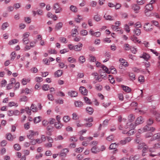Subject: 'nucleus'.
<instances>
[{"label":"nucleus","instance_id":"obj_1","mask_svg":"<svg viewBox=\"0 0 160 160\" xmlns=\"http://www.w3.org/2000/svg\"><path fill=\"white\" fill-rule=\"evenodd\" d=\"M155 130V128L153 127H148V126L146 125L144 127L141 128L138 130V133L136 134V136L137 138L138 136H139L138 134V133H142L147 131H150L153 132Z\"/></svg>","mask_w":160,"mask_h":160},{"label":"nucleus","instance_id":"obj_2","mask_svg":"<svg viewBox=\"0 0 160 160\" xmlns=\"http://www.w3.org/2000/svg\"><path fill=\"white\" fill-rule=\"evenodd\" d=\"M135 119V117L134 115L131 114L128 116V121L126 126H129L131 128H135L136 125L133 122Z\"/></svg>","mask_w":160,"mask_h":160},{"label":"nucleus","instance_id":"obj_3","mask_svg":"<svg viewBox=\"0 0 160 160\" xmlns=\"http://www.w3.org/2000/svg\"><path fill=\"white\" fill-rule=\"evenodd\" d=\"M30 32H24L22 36V42L25 45H27L29 43V37L30 36Z\"/></svg>","mask_w":160,"mask_h":160},{"label":"nucleus","instance_id":"obj_4","mask_svg":"<svg viewBox=\"0 0 160 160\" xmlns=\"http://www.w3.org/2000/svg\"><path fill=\"white\" fill-rule=\"evenodd\" d=\"M38 132L30 130L28 131L27 136L28 139L32 140V138L34 136L38 135Z\"/></svg>","mask_w":160,"mask_h":160},{"label":"nucleus","instance_id":"obj_5","mask_svg":"<svg viewBox=\"0 0 160 160\" xmlns=\"http://www.w3.org/2000/svg\"><path fill=\"white\" fill-rule=\"evenodd\" d=\"M53 8L55 10V13H59L61 12L62 9L60 5L58 3H56L54 4Z\"/></svg>","mask_w":160,"mask_h":160},{"label":"nucleus","instance_id":"obj_6","mask_svg":"<svg viewBox=\"0 0 160 160\" xmlns=\"http://www.w3.org/2000/svg\"><path fill=\"white\" fill-rule=\"evenodd\" d=\"M125 128L126 129L128 128L129 130L128 132L122 131V133L123 134H128V136H131L135 132L134 129L135 128H131L130 127L125 126Z\"/></svg>","mask_w":160,"mask_h":160},{"label":"nucleus","instance_id":"obj_7","mask_svg":"<svg viewBox=\"0 0 160 160\" xmlns=\"http://www.w3.org/2000/svg\"><path fill=\"white\" fill-rule=\"evenodd\" d=\"M20 114L19 111L17 110H9L7 114L9 116H11L13 115L18 116Z\"/></svg>","mask_w":160,"mask_h":160},{"label":"nucleus","instance_id":"obj_8","mask_svg":"<svg viewBox=\"0 0 160 160\" xmlns=\"http://www.w3.org/2000/svg\"><path fill=\"white\" fill-rule=\"evenodd\" d=\"M143 28L147 32H150L153 28L152 26L148 22L144 24Z\"/></svg>","mask_w":160,"mask_h":160},{"label":"nucleus","instance_id":"obj_9","mask_svg":"<svg viewBox=\"0 0 160 160\" xmlns=\"http://www.w3.org/2000/svg\"><path fill=\"white\" fill-rule=\"evenodd\" d=\"M132 139V138L131 137H127L121 141L120 143L122 145H124L130 142Z\"/></svg>","mask_w":160,"mask_h":160},{"label":"nucleus","instance_id":"obj_10","mask_svg":"<svg viewBox=\"0 0 160 160\" xmlns=\"http://www.w3.org/2000/svg\"><path fill=\"white\" fill-rule=\"evenodd\" d=\"M148 150L150 152L149 156L150 157H154L155 156H157V154H155L154 153H153L154 152H155V148H154V147L153 146V148H148Z\"/></svg>","mask_w":160,"mask_h":160},{"label":"nucleus","instance_id":"obj_11","mask_svg":"<svg viewBox=\"0 0 160 160\" xmlns=\"http://www.w3.org/2000/svg\"><path fill=\"white\" fill-rule=\"evenodd\" d=\"M144 122V119L142 116H140L138 117L135 121V122L136 126L137 125L142 123Z\"/></svg>","mask_w":160,"mask_h":160},{"label":"nucleus","instance_id":"obj_12","mask_svg":"<svg viewBox=\"0 0 160 160\" xmlns=\"http://www.w3.org/2000/svg\"><path fill=\"white\" fill-rule=\"evenodd\" d=\"M83 45L81 43H79L78 45H76L74 46V50L77 52L80 51L82 49Z\"/></svg>","mask_w":160,"mask_h":160},{"label":"nucleus","instance_id":"obj_13","mask_svg":"<svg viewBox=\"0 0 160 160\" xmlns=\"http://www.w3.org/2000/svg\"><path fill=\"white\" fill-rule=\"evenodd\" d=\"M79 91L81 93L84 95H87L88 93L87 90L83 86H81L79 88Z\"/></svg>","mask_w":160,"mask_h":160},{"label":"nucleus","instance_id":"obj_14","mask_svg":"<svg viewBox=\"0 0 160 160\" xmlns=\"http://www.w3.org/2000/svg\"><path fill=\"white\" fill-rule=\"evenodd\" d=\"M68 95L71 97H76L78 95V92L74 91H70L68 92Z\"/></svg>","mask_w":160,"mask_h":160},{"label":"nucleus","instance_id":"obj_15","mask_svg":"<svg viewBox=\"0 0 160 160\" xmlns=\"http://www.w3.org/2000/svg\"><path fill=\"white\" fill-rule=\"evenodd\" d=\"M139 57L143 58L146 61H148L150 58V57L147 53L143 52L142 54L139 56Z\"/></svg>","mask_w":160,"mask_h":160},{"label":"nucleus","instance_id":"obj_16","mask_svg":"<svg viewBox=\"0 0 160 160\" xmlns=\"http://www.w3.org/2000/svg\"><path fill=\"white\" fill-rule=\"evenodd\" d=\"M158 139L160 141V133L155 134L153 136L151 139V141H154Z\"/></svg>","mask_w":160,"mask_h":160},{"label":"nucleus","instance_id":"obj_17","mask_svg":"<svg viewBox=\"0 0 160 160\" xmlns=\"http://www.w3.org/2000/svg\"><path fill=\"white\" fill-rule=\"evenodd\" d=\"M68 152V150L67 148L63 149L61 151L60 156L61 157H65L66 156Z\"/></svg>","mask_w":160,"mask_h":160},{"label":"nucleus","instance_id":"obj_18","mask_svg":"<svg viewBox=\"0 0 160 160\" xmlns=\"http://www.w3.org/2000/svg\"><path fill=\"white\" fill-rule=\"evenodd\" d=\"M7 138L9 141H12L16 138V136L15 135H12L10 133H8L6 134Z\"/></svg>","mask_w":160,"mask_h":160},{"label":"nucleus","instance_id":"obj_19","mask_svg":"<svg viewBox=\"0 0 160 160\" xmlns=\"http://www.w3.org/2000/svg\"><path fill=\"white\" fill-rule=\"evenodd\" d=\"M130 38L131 40L134 43L138 42L140 43L141 42L140 41H139V40L138 39V38L136 37L134 35L131 36Z\"/></svg>","mask_w":160,"mask_h":160},{"label":"nucleus","instance_id":"obj_20","mask_svg":"<svg viewBox=\"0 0 160 160\" xmlns=\"http://www.w3.org/2000/svg\"><path fill=\"white\" fill-rule=\"evenodd\" d=\"M132 8L136 13L138 12V11L140 9V7L136 4H133L132 5Z\"/></svg>","mask_w":160,"mask_h":160},{"label":"nucleus","instance_id":"obj_21","mask_svg":"<svg viewBox=\"0 0 160 160\" xmlns=\"http://www.w3.org/2000/svg\"><path fill=\"white\" fill-rule=\"evenodd\" d=\"M31 79L30 78H23L21 81V84L23 85H25L27 84L28 83L30 82Z\"/></svg>","mask_w":160,"mask_h":160},{"label":"nucleus","instance_id":"obj_22","mask_svg":"<svg viewBox=\"0 0 160 160\" xmlns=\"http://www.w3.org/2000/svg\"><path fill=\"white\" fill-rule=\"evenodd\" d=\"M78 61L81 64H83L86 61V59L84 56H80L78 58Z\"/></svg>","mask_w":160,"mask_h":160},{"label":"nucleus","instance_id":"obj_23","mask_svg":"<svg viewBox=\"0 0 160 160\" xmlns=\"http://www.w3.org/2000/svg\"><path fill=\"white\" fill-rule=\"evenodd\" d=\"M63 23L62 22H60L57 23L55 27V29L56 30H58L61 29L63 26Z\"/></svg>","mask_w":160,"mask_h":160},{"label":"nucleus","instance_id":"obj_24","mask_svg":"<svg viewBox=\"0 0 160 160\" xmlns=\"http://www.w3.org/2000/svg\"><path fill=\"white\" fill-rule=\"evenodd\" d=\"M74 105L76 107L80 108L83 106V103L80 101H77L74 102Z\"/></svg>","mask_w":160,"mask_h":160},{"label":"nucleus","instance_id":"obj_25","mask_svg":"<svg viewBox=\"0 0 160 160\" xmlns=\"http://www.w3.org/2000/svg\"><path fill=\"white\" fill-rule=\"evenodd\" d=\"M62 71L61 70H58L54 73V75L55 77H59L62 76Z\"/></svg>","mask_w":160,"mask_h":160},{"label":"nucleus","instance_id":"obj_26","mask_svg":"<svg viewBox=\"0 0 160 160\" xmlns=\"http://www.w3.org/2000/svg\"><path fill=\"white\" fill-rule=\"evenodd\" d=\"M77 17V18H75V20L77 22L79 23L81 21L83 20V18L81 16L78 15Z\"/></svg>","mask_w":160,"mask_h":160},{"label":"nucleus","instance_id":"obj_27","mask_svg":"<svg viewBox=\"0 0 160 160\" xmlns=\"http://www.w3.org/2000/svg\"><path fill=\"white\" fill-rule=\"evenodd\" d=\"M152 5L149 3L147 4L145 7V9L151 11L153 9Z\"/></svg>","mask_w":160,"mask_h":160},{"label":"nucleus","instance_id":"obj_28","mask_svg":"<svg viewBox=\"0 0 160 160\" xmlns=\"http://www.w3.org/2000/svg\"><path fill=\"white\" fill-rule=\"evenodd\" d=\"M70 9L71 11L75 13L77 12L78 11L77 7L73 5H71L70 7Z\"/></svg>","mask_w":160,"mask_h":160},{"label":"nucleus","instance_id":"obj_29","mask_svg":"<svg viewBox=\"0 0 160 160\" xmlns=\"http://www.w3.org/2000/svg\"><path fill=\"white\" fill-rule=\"evenodd\" d=\"M122 88L124 91L127 92H129L131 91V88L128 86L122 85Z\"/></svg>","mask_w":160,"mask_h":160},{"label":"nucleus","instance_id":"obj_30","mask_svg":"<svg viewBox=\"0 0 160 160\" xmlns=\"http://www.w3.org/2000/svg\"><path fill=\"white\" fill-rule=\"evenodd\" d=\"M101 17L98 14L95 15L93 17L94 20L96 22H99L101 20Z\"/></svg>","mask_w":160,"mask_h":160},{"label":"nucleus","instance_id":"obj_31","mask_svg":"<svg viewBox=\"0 0 160 160\" xmlns=\"http://www.w3.org/2000/svg\"><path fill=\"white\" fill-rule=\"evenodd\" d=\"M133 33L137 36L139 35L141 33V30L138 28H136L133 30Z\"/></svg>","mask_w":160,"mask_h":160},{"label":"nucleus","instance_id":"obj_32","mask_svg":"<svg viewBox=\"0 0 160 160\" xmlns=\"http://www.w3.org/2000/svg\"><path fill=\"white\" fill-rule=\"evenodd\" d=\"M54 126L56 128L58 129H59L62 128L63 125L61 122H56L55 123Z\"/></svg>","mask_w":160,"mask_h":160},{"label":"nucleus","instance_id":"obj_33","mask_svg":"<svg viewBox=\"0 0 160 160\" xmlns=\"http://www.w3.org/2000/svg\"><path fill=\"white\" fill-rule=\"evenodd\" d=\"M92 152L94 153H96L99 152V150L96 146H93L91 149Z\"/></svg>","mask_w":160,"mask_h":160},{"label":"nucleus","instance_id":"obj_34","mask_svg":"<svg viewBox=\"0 0 160 160\" xmlns=\"http://www.w3.org/2000/svg\"><path fill=\"white\" fill-rule=\"evenodd\" d=\"M63 120L65 122H68L70 120V118L68 115H65L63 116Z\"/></svg>","mask_w":160,"mask_h":160},{"label":"nucleus","instance_id":"obj_35","mask_svg":"<svg viewBox=\"0 0 160 160\" xmlns=\"http://www.w3.org/2000/svg\"><path fill=\"white\" fill-rule=\"evenodd\" d=\"M31 110L33 112H36L38 111V109L36 106L33 104H32L30 107Z\"/></svg>","mask_w":160,"mask_h":160},{"label":"nucleus","instance_id":"obj_36","mask_svg":"<svg viewBox=\"0 0 160 160\" xmlns=\"http://www.w3.org/2000/svg\"><path fill=\"white\" fill-rule=\"evenodd\" d=\"M119 61L121 62V63L123 66H124L125 67H127L128 66V65H127V62L123 58H121L119 59Z\"/></svg>","mask_w":160,"mask_h":160},{"label":"nucleus","instance_id":"obj_37","mask_svg":"<svg viewBox=\"0 0 160 160\" xmlns=\"http://www.w3.org/2000/svg\"><path fill=\"white\" fill-rule=\"evenodd\" d=\"M118 145L116 143H112L110 146L109 148L110 150L115 149Z\"/></svg>","mask_w":160,"mask_h":160},{"label":"nucleus","instance_id":"obj_38","mask_svg":"<svg viewBox=\"0 0 160 160\" xmlns=\"http://www.w3.org/2000/svg\"><path fill=\"white\" fill-rule=\"evenodd\" d=\"M28 101L27 97L25 96H23L20 98L19 101L20 102H26Z\"/></svg>","mask_w":160,"mask_h":160},{"label":"nucleus","instance_id":"obj_39","mask_svg":"<svg viewBox=\"0 0 160 160\" xmlns=\"http://www.w3.org/2000/svg\"><path fill=\"white\" fill-rule=\"evenodd\" d=\"M18 40L16 39H14L10 40L8 42V44L9 45H12L15 44L18 42Z\"/></svg>","mask_w":160,"mask_h":160},{"label":"nucleus","instance_id":"obj_40","mask_svg":"<svg viewBox=\"0 0 160 160\" xmlns=\"http://www.w3.org/2000/svg\"><path fill=\"white\" fill-rule=\"evenodd\" d=\"M8 105L9 107H11L13 106H15L16 107L18 106V104L14 102H10L8 103Z\"/></svg>","mask_w":160,"mask_h":160},{"label":"nucleus","instance_id":"obj_41","mask_svg":"<svg viewBox=\"0 0 160 160\" xmlns=\"http://www.w3.org/2000/svg\"><path fill=\"white\" fill-rule=\"evenodd\" d=\"M9 26L8 23L5 22L3 23L1 26V29L2 30H5L7 27Z\"/></svg>","mask_w":160,"mask_h":160},{"label":"nucleus","instance_id":"obj_42","mask_svg":"<svg viewBox=\"0 0 160 160\" xmlns=\"http://www.w3.org/2000/svg\"><path fill=\"white\" fill-rule=\"evenodd\" d=\"M106 20H113V19L111 16L105 14L103 17Z\"/></svg>","mask_w":160,"mask_h":160},{"label":"nucleus","instance_id":"obj_43","mask_svg":"<svg viewBox=\"0 0 160 160\" xmlns=\"http://www.w3.org/2000/svg\"><path fill=\"white\" fill-rule=\"evenodd\" d=\"M86 110L88 113L90 114H92L93 112V108L91 107H87L86 108Z\"/></svg>","mask_w":160,"mask_h":160},{"label":"nucleus","instance_id":"obj_44","mask_svg":"<svg viewBox=\"0 0 160 160\" xmlns=\"http://www.w3.org/2000/svg\"><path fill=\"white\" fill-rule=\"evenodd\" d=\"M129 76L130 80L133 81L135 79V76L133 73H129Z\"/></svg>","mask_w":160,"mask_h":160},{"label":"nucleus","instance_id":"obj_45","mask_svg":"<svg viewBox=\"0 0 160 160\" xmlns=\"http://www.w3.org/2000/svg\"><path fill=\"white\" fill-rule=\"evenodd\" d=\"M101 68L105 71L106 73L108 74L110 73V71H109L108 68L103 65H102Z\"/></svg>","mask_w":160,"mask_h":160},{"label":"nucleus","instance_id":"obj_46","mask_svg":"<svg viewBox=\"0 0 160 160\" xmlns=\"http://www.w3.org/2000/svg\"><path fill=\"white\" fill-rule=\"evenodd\" d=\"M68 60L69 62L71 63L75 62L76 61V59L72 57H68Z\"/></svg>","mask_w":160,"mask_h":160},{"label":"nucleus","instance_id":"obj_47","mask_svg":"<svg viewBox=\"0 0 160 160\" xmlns=\"http://www.w3.org/2000/svg\"><path fill=\"white\" fill-rule=\"evenodd\" d=\"M144 14L147 17H150L152 16V14L151 11L146 9L145 10Z\"/></svg>","mask_w":160,"mask_h":160},{"label":"nucleus","instance_id":"obj_48","mask_svg":"<svg viewBox=\"0 0 160 160\" xmlns=\"http://www.w3.org/2000/svg\"><path fill=\"white\" fill-rule=\"evenodd\" d=\"M41 117L40 116L35 117L34 119V122L35 123H38L41 121Z\"/></svg>","mask_w":160,"mask_h":160},{"label":"nucleus","instance_id":"obj_49","mask_svg":"<svg viewBox=\"0 0 160 160\" xmlns=\"http://www.w3.org/2000/svg\"><path fill=\"white\" fill-rule=\"evenodd\" d=\"M138 81L141 83H142L144 82V77L142 76H140L138 78Z\"/></svg>","mask_w":160,"mask_h":160},{"label":"nucleus","instance_id":"obj_50","mask_svg":"<svg viewBox=\"0 0 160 160\" xmlns=\"http://www.w3.org/2000/svg\"><path fill=\"white\" fill-rule=\"evenodd\" d=\"M72 118L73 120H77L78 119V115L76 112L72 113Z\"/></svg>","mask_w":160,"mask_h":160},{"label":"nucleus","instance_id":"obj_51","mask_svg":"<svg viewBox=\"0 0 160 160\" xmlns=\"http://www.w3.org/2000/svg\"><path fill=\"white\" fill-rule=\"evenodd\" d=\"M139 158V156L138 155H135L134 156H131L129 160H136L138 159Z\"/></svg>","mask_w":160,"mask_h":160},{"label":"nucleus","instance_id":"obj_52","mask_svg":"<svg viewBox=\"0 0 160 160\" xmlns=\"http://www.w3.org/2000/svg\"><path fill=\"white\" fill-rule=\"evenodd\" d=\"M76 124L78 127H82L84 126V124H82L81 123L80 121V120L76 121Z\"/></svg>","mask_w":160,"mask_h":160},{"label":"nucleus","instance_id":"obj_53","mask_svg":"<svg viewBox=\"0 0 160 160\" xmlns=\"http://www.w3.org/2000/svg\"><path fill=\"white\" fill-rule=\"evenodd\" d=\"M84 100L85 102L88 104H92V102L91 100L87 97H84Z\"/></svg>","mask_w":160,"mask_h":160},{"label":"nucleus","instance_id":"obj_54","mask_svg":"<svg viewBox=\"0 0 160 160\" xmlns=\"http://www.w3.org/2000/svg\"><path fill=\"white\" fill-rule=\"evenodd\" d=\"M124 29L127 32H129L130 31L129 26L127 24L124 25Z\"/></svg>","mask_w":160,"mask_h":160},{"label":"nucleus","instance_id":"obj_55","mask_svg":"<svg viewBox=\"0 0 160 160\" xmlns=\"http://www.w3.org/2000/svg\"><path fill=\"white\" fill-rule=\"evenodd\" d=\"M88 32L85 30H82L80 32V34L82 36H86L88 34Z\"/></svg>","mask_w":160,"mask_h":160},{"label":"nucleus","instance_id":"obj_56","mask_svg":"<svg viewBox=\"0 0 160 160\" xmlns=\"http://www.w3.org/2000/svg\"><path fill=\"white\" fill-rule=\"evenodd\" d=\"M59 41L65 43L67 42V41L66 38L64 37H61L59 39Z\"/></svg>","mask_w":160,"mask_h":160},{"label":"nucleus","instance_id":"obj_57","mask_svg":"<svg viewBox=\"0 0 160 160\" xmlns=\"http://www.w3.org/2000/svg\"><path fill=\"white\" fill-rule=\"evenodd\" d=\"M30 123L29 122H27L24 124V128L26 130L30 128Z\"/></svg>","mask_w":160,"mask_h":160},{"label":"nucleus","instance_id":"obj_58","mask_svg":"<svg viewBox=\"0 0 160 160\" xmlns=\"http://www.w3.org/2000/svg\"><path fill=\"white\" fill-rule=\"evenodd\" d=\"M42 89L44 91H47L49 88V85L47 84H44L42 86Z\"/></svg>","mask_w":160,"mask_h":160},{"label":"nucleus","instance_id":"obj_59","mask_svg":"<svg viewBox=\"0 0 160 160\" xmlns=\"http://www.w3.org/2000/svg\"><path fill=\"white\" fill-rule=\"evenodd\" d=\"M145 146H146V145L144 143H140L138 148V149H141L142 148H143Z\"/></svg>","mask_w":160,"mask_h":160},{"label":"nucleus","instance_id":"obj_60","mask_svg":"<svg viewBox=\"0 0 160 160\" xmlns=\"http://www.w3.org/2000/svg\"><path fill=\"white\" fill-rule=\"evenodd\" d=\"M63 139V137L61 135L56 136L54 138V140L56 141L62 140Z\"/></svg>","mask_w":160,"mask_h":160},{"label":"nucleus","instance_id":"obj_61","mask_svg":"<svg viewBox=\"0 0 160 160\" xmlns=\"http://www.w3.org/2000/svg\"><path fill=\"white\" fill-rule=\"evenodd\" d=\"M14 149L17 150L19 151L21 149V147L20 145L18 144H16L14 145Z\"/></svg>","mask_w":160,"mask_h":160},{"label":"nucleus","instance_id":"obj_62","mask_svg":"<svg viewBox=\"0 0 160 160\" xmlns=\"http://www.w3.org/2000/svg\"><path fill=\"white\" fill-rule=\"evenodd\" d=\"M83 149L84 148H83L80 147L77 148L75 149V152L78 153L82 152L83 151Z\"/></svg>","mask_w":160,"mask_h":160},{"label":"nucleus","instance_id":"obj_63","mask_svg":"<svg viewBox=\"0 0 160 160\" xmlns=\"http://www.w3.org/2000/svg\"><path fill=\"white\" fill-rule=\"evenodd\" d=\"M134 27L138 28L142 27V24L140 22H137L134 24Z\"/></svg>","mask_w":160,"mask_h":160},{"label":"nucleus","instance_id":"obj_64","mask_svg":"<svg viewBox=\"0 0 160 160\" xmlns=\"http://www.w3.org/2000/svg\"><path fill=\"white\" fill-rule=\"evenodd\" d=\"M30 71L32 73H36L38 72V69L36 67H33L30 70Z\"/></svg>","mask_w":160,"mask_h":160}]
</instances>
